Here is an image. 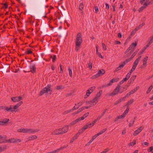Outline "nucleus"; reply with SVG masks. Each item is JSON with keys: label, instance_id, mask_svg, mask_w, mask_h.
<instances>
[{"label": "nucleus", "instance_id": "1", "mask_svg": "<svg viewBox=\"0 0 153 153\" xmlns=\"http://www.w3.org/2000/svg\"><path fill=\"white\" fill-rule=\"evenodd\" d=\"M82 42V36L80 33H79L76 36V39L75 41V50L77 51L80 48Z\"/></svg>", "mask_w": 153, "mask_h": 153}, {"label": "nucleus", "instance_id": "2", "mask_svg": "<svg viewBox=\"0 0 153 153\" xmlns=\"http://www.w3.org/2000/svg\"><path fill=\"white\" fill-rule=\"evenodd\" d=\"M23 103L22 101H21L17 104L15 105H10L9 107H4V109L8 111L16 112L15 109L17 108Z\"/></svg>", "mask_w": 153, "mask_h": 153}, {"label": "nucleus", "instance_id": "3", "mask_svg": "<svg viewBox=\"0 0 153 153\" xmlns=\"http://www.w3.org/2000/svg\"><path fill=\"white\" fill-rule=\"evenodd\" d=\"M51 84H48L46 87L41 90L39 94V96H41L45 93H48L49 91H52L51 90Z\"/></svg>", "mask_w": 153, "mask_h": 153}, {"label": "nucleus", "instance_id": "4", "mask_svg": "<svg viewBox=\"0 0 153 153\" xmlns=\"http://www.w3.org/2000/svg\"><path fill=\"white\" fill-rule=\"evenodd\" d=\"M120 88L118 85L117 86L114 91L112 92L109 94L108 95L109 96H113L117 94L119 92L120 93L123 92L124 91L123 90L120 91Z\"/></svg>", "mask_w": 153, "mask_h": 153}, {"label": "nucleus", "instance_id": "5", "mask_svg": "<svg viewBox=\"0 0 153 153\" xmlns=\"http://www.w3.org/2000/svg\"><path fill=\"white\" fill-rule=\"evenodd\" d=\"M7 143H13L20 142L21 140L17 138H11L8 140H6Z\"/></svg>", "mask_w": 153, "mask_h": 153}, {"label": "nucleus", "instance_id": "6", "mask_svg": "<svg viewBox=\"0 0 153 153\" xmlns=\"http://www.w3.org/2000/svg\"><path fill=\"white\" fill-rule=\"evenodd\" d=\"M68 128L69 126L68 125L64 126L62 128H59L61 134H63L67 132L68 130Z\"/></svg>", "mask_w": 153, "mask_h": 153}, {"label": "nucleus", "instance_id": "7", "mask_svg": "<svg viewBox=\"0 0 153 153\" xmlns=\"http://www.w3.org/2000/svg\"><path fill=\"white\" fill-rule=\"evenodd\" d=\"M39 131V130L38 129H33L32 128H26V133L29 134L35 133Z\"/></svg>", "mask_w": 153, "mask_h": 153}, {"label": "nucleus", "instance_id": "8", "mask_svg": "<svg viewBox=\"0 0 153 153\" xmlns=\"http://www.w3.org/2000/svg\"><path fill=\"white\" fill-rule=\"evenodd\" d=\"M9 121V119L5 118L0 120V126H4Z\"/></svg>", "mask_w": 153, "mask_h": 153}, {"label": "nucleus", "instance_id": "9", "mask_svg": "<svg viewBox=\"0 0 153 153\" xmlns=\"http://www.w3.org/2000/svg\"><path fill=\"white\" fill-rule=\"evenodd\" d=\"M11 99L14 102H18L22 100V97L21 96L17 97H12Z\"/></svg>", "mask_w": 153, "mask_h": 153}, {"label": "nucleus", "instance_id": "10", "mask_svg": "<svg viewBox=\"0 0 153 153\" xmlns=\"http://www.w3.org/2000/svg\"><path fill=\"white\" fill-rule=\"evenodd\" d=\"M137 42H135V43H132L129 47V50H131L130 53L132 52L134 50L135 47L137 45Z\"/></svg>", "mask_w": 153, "mask_h": 153}, {"label": "nucleus", "instance_id": "11", "mask_svg": "<svg viewBox=\"0 0 153 153\" xmlns=\"http://www.w3.org/2000/svg\"><path fill=\"white\" fill-rule=\"evenodd\" d=\"M149 4V3L146 2L144 4H143V5L141 6L139 9V12H142L144 9H145Z\"/></svg>", "mask_w": 153, "mask_h": 153}, {"label": "nucleus", "instance_id": "12", "mask_svg": "<svg viewBox=\"0 0 153 153\" xmlns=\"http://www.w3.org/2000/svg\"><path fill=\"white\" fill-rule=\"evenodd\" d=\"M30 67V71L32 73H34L36 72V68L35 64L31 63Z\"/></svg>", "mask_w": 153, "mask_h": 153}, {"label": "nucleus", "instance_id": "13", "mask_svg": "<svg viewBox=\"0 0 153 153\" xmlns=\"http://www.w3.org/2000/svg\"><path fill=\"white\" fill-rule=\"evenodd\" d=\"M118 78H115L111 79L109 83L107 85V86H109L112 85L113 82H117L119 80Z\"/></svg>", "mask_w": 153, "mask_h": 153}, {"label": "nucleus", "instance_id": "14", "mask_svg": "<svg viewBox=\"0 0 153 153\" xmlns=\"http://www.w3.org/2000/svg\"><path fill=\"white\" fill-rule=\"evenodd\" d=\"M125 65L123 64V62H121L120 64L119 65V66L117 67L114 71V72H117L119 70H121L123 68Z\"/></svg>", "mask_w": 153, "mask_h": 153}, {"label": "nucleus", "instance_id": "15", "mask_svg": "<svg viewBox=\"0 0 153 153\" xmlns=\"http://www.w3.org/2000/svg\"><path fill=\"white\" fill-rule=\"evenodd\" d=\"M148 57L146 56L143 59V65L141 66V68L146 67V66L147 62L148 60Z\"/></svg>", "mask_w": 153, "mask_h": 153}, {"label": "nucleus", "instance_id": "16", "mask_svg": "<svg viewBox=\"0 0 153 153\" xmlns=\"http://www.w3.org/2000/svg\"><path fill=\"white\" fill-rule=\"evenodd\" d=\"M98 98H97V97H95L94 99L91 100L92 104H91V105H90V107H91L93 105H95L98 102Z\"/></svg>", "mask_w": 153, "mask_h": 153}, {"label": "nucleus", "instance_id": "17", "mask_svg": "<svg viewBox=\"0 0 153 153\" xmlns=\"http://www.w3.org/2000/svg\"><path fill=\"white\" fill-rule=\"evenodd\" d=\"M142 127H140L134 132L133 135L134 136H136L142 131Z\"/></svg>", "mask_w": 153, "mask_h": 153}, {"label": "nucleus", "instance_id": "18", "mask_svg": "<svg viewBox=\"0 0 153 153\" xmlns=\"http://www.w3.org/2000/svg\"><path fill=\"white\" fill-rule=\"evenodd\" d=\"M37 137L36 135H31L27 139L28 141L32 140L37 138Z\"/></svg>", "mask_w": 153, "mask_h": 153}, {"label": "nucleus", "instance_id": "19", "mask_svg": "<svg viewBox=\"0 0 153 153\" xmlns=\"http://www.w3.org/2000/svg\"><path fill=\"white\" fill-rule=\"evenodd\" d=\"M52 134L56 135L61 134L60 131L59 129H56L52 133Z\"/></svg>", "mask_w": 153, "mask_h": 153}, {"label": "nucleus", "instance_id": "20", "mask_svg": "<svg viewBox=\"0 0 153 153\" xmlns=\"http://www.w3.org/2000/svg\"><path fill=\"white\" fill-rule=\"evenodd\" d=\"M141 57V56H139L138 58H137L134 61L133 64L134 65L137 66L140 60Z\"/></svg>", "mask_w": 153, "mask_h": 153}, {"label": "nucleus", "instance_id": "21", "mask_svg": "<svg viewBox=\"0 0 153 153\" xmlns=\"http://www.w3.org/2000/svg\"><path fill=\"white\" fill-rule=\"evenodd\" d=\"M97 73L100 76L102 75L105 73V71L103 69L100 70L98 71Z\"/></svg>", "mask_w": 153, "mask_h": 153}, {"label": "nucleus", "instance_id": "22", "mask_svg": "<svg viewBox=\"0 0 153 153\" xmlns=\"http://www.w3.org/2000/svg\"><path fill=\"white\" fill-rule=\"evenodd\" d=\"M89 114V113L88 112H87L83 115L81 117L79 118L80 121L83 120L88 116Z\"/></svg>", "mask_w": 153, "mask_h": 153}, {"label": "nucleus", "instance_id": "23", "mask_svg": "<svg viewBox=\"0 0 153 153\" xmlns=\"http://www.w3.org/2000/svg\"><path fill=\"white\" fill-rule=\"evenodd\" d=\"M134 100L133 99H131L129 101L127 102V104L126 105L127 107H129L128 106L134 102Z\"/></svg>", "mask_w": 153, "mask_h": 153}, {"label": "nucleus", "instance_id": "24", "mask_svg": "<svg viewBox=\"0 0 153 153\" xmlns=\"http://www.w3.org/2000/svg\"><path fill=\"white\" fill-rule=\"evenodd\" d=\"M90 125L89 123H88L87 125H85L82 128L83 130L84 131L87 129L88 128H90L91 127V126H90Z\"/></svg>", "mask_w": 153, "mask_h": 153}, {"label": "nucleus", "instance_id": "25", "mask_svg": "<svg viewBox=\"0 0 153 153\" xmlns=\"http://www.w3.org/2000/svg\"><path fill=\"white\" fill-rule=\"evenodd\" d=\"M26 128H19L17 130L18 132H23V133H26Z\"/></svg>", "mask_w": 153, "mask_h": 153}, {"label": "nucleus", "instance_id": "26", "mask_svg": "<svg viewBox=\"0 0 153 153\" xmlns=\"http://www.w3.org/2000/svg\"><path fill=\"white\" fill-rule=\"evenodd\" d=\"M80 120H79V118L76 119L74 121H73L71 123H70V124L71 125H74L76 124L79 121H80Z\"/></svg>", "mask_w": 153, "mask_h": 153}, {"label": "nucleus", "instance_id": "27", "mask_svg": "<svg viewBox=\"0 0 153 153\" xmlns=\"http://www.w3.org/2000/svg\"><path fill=\"white\" fill-rule=\"evenodd\" d=\"M153 88V84H152L148 88V90L146 91L147 94L149 93L150 92V91H151V90H152V89Z\"/></svg>", "mask_w": 153, "mask_h": 153}, {"label": "nucleus", "instance_id": "28", "mask_svg": "<svg viewBox=\"0 0 153 153\" xmlns=\"http://www.w3.org/2000/svg\"><path fill=\"white\" fill-rule=\"evenodd\" d=\"M129 110V107H127V108L126 110L124 111V113L123 114H124V115L125 116V115H126L128 113Z\"/></svg>", "mask_w": 153, "mask_h": 153}, {"label": "nucleus", "instance_id": "29", "mask_svg": "<svg viewBox=\"0 0 153 153\" xmlns=\"http://www.w3.org/2000/svg\"><path fill=\"white\" fill-rule=\"evenodd\" d=\"M84 7L83 3H80L79 5V9L81 11H82Z\"/></svg>", "mask_w": 153, "mask_h": 153}, {"label": "nucleus", "instance_id": "30", "mask_svg": "<svg viewBox=\"0 0 153 153\" xmlns=\"http://www.w3.org/2000/svg\"><path fill=\"white\" fill-rule=\"evenodd\" d=\"M107 130L106 128H105L104 129L100 131L98 133H97L98 134L99 136L101 134H103V133L105 132Z\"/></svg>", "mask_w": 153, "mask_h": 153}, {"label": "nucleus", "instance_id": "31", "mask_svg": "<svg viewBox=\"0 0 153 153\" xmlns=\"http://www.w3.org/2000/svg\"><path fill=\"white\" fill-rule=\"evenodd\" d=\"M102 93V90L100 91L99 92L97 93L95 97H97V98H99Z\"/></svg>", "mask_w": 153, "mask_h": 153}, {"label": "nucleus", "instance_id": "32", "mask_svg": "<svg viewBox=\"0 0 153 153\" xmlns=\"http://www.w3.org/2000/svg\"><path fill=\"white\" fill-rule=\"evenodd\" d=\"M136 142L135 140H134L132 142L129 143L128 144L129 146H133L136 144Z\"/></svg>", "mask_w": 153, "mask_h": 153}, {"label": "nucleus", "instance_id": "33", "mask_svg": "<svg viewBox=\"0 0 153 153\" xmlns=\"http://www.w3.org/2000/svg\"><path fill=\"white\" fill-rule=\"evenodd\" d=\"M100 76V75H99L97 73L96 74L93 75L91 77V78H92V79H96V78H98Z\"/></svg>", "mask_w": 153, "mask_h": 153}, {"label": "nucleus", "instance_id": "34", "mask_svg": "<svg viewBox=\"0 0 153 153\" xmlns=\"http://www.w3.org/2000/svg\"><path fill=\"white\" fill-rule=\"evenodd\" d=\"M56 88L57 90H59L64 89V87L62 85H59L56 86Z\"/></svg>", "mask_w": 153, "mask_h": 153}, {"label": "nucleus", "instance_id": "35", "mask_svg": "<svg viewBox=\"0 0 153 153\" xmlns=\"http://www.w3.org/2000/svg\"><path fill=\"white\" fill-rule=\"evenodd\" d=\"M131 59L130 58L126 59L125 61L123 62V64H124L125 65L126 63H128L129 61H130L131 60Z\"/></svg>", "mask_w": 153, "mask_h": 153}, {"label": "nucleus", "instance_id": "36", "mask_svg": "<svg viewBox=\"0 0 153 153\" xmlns=\"http://www.w3.org/2000/svg\"><path fill=\"white\" fill-rule=\"evenodd\" d=\"M95 88V86L91 87L88 90H89L90 92L91 93L93 91V90H94Z\"/></svg>", "mask_w": 153, "mask_h": 153}, {"label": "nucleus", "instance_id": "37", "mask_svg": "<svg viewBox=\"0 0 153 153\" xmlns=\"http://www.w3.org/2000/svg\"><path fill=\"white\" fill-rule=\"evenodd\" d=\"M123 100V98L122 99H121L120 100H118L116 101L114 103V105H116L118 104L120 102L122 101Z\"/></svg>", "mask_w": 153, "mask_h": 153}, {"label": "nucleus", "instance_id": "38", "mask_svg": "<svg viewBox=\"0 0 153 153\" xmlns=\"http://www.w3.org/2000/svg\"><path fill=\"white\" fill-rule=\"evenodd\" d=\"M135 122V120H131L130 122V123H129L128 124V126L129 127H130L133 126L134 123Z\"/></svg>", "mask_w": 153, "mask_h": 153}, {"label": "nucleus", "instance_id": "39", "mask_svg": "<svg viewBox=\"0 0 153 153\" xmlns=\"http://www.w3.org/2000/svg\"><path fill=\"white\" fill-rule=\"evenodd\" d=\"M79 133L76 134L72 138L73 141L74 140H76L79 136Z\"/></svg>", "mask_w": 153, "mask_h": 153}, {"label": "nucleus", "instance_id": "40", "mask_svg": "<svg viewBox=\"0 0 153 153\" xmlns=\"http://www.w3.org/2000/svg\"><path fill=\"white\" fill-rule=\"evenodd\" d=\"M97 120L96 119L95 120H94L93 121V122L92 123H89L90 125V126H91V127L93 126L94 125V124L96 122H97Z\"/></svg>", "mask_w": 153, "mask_h": 153}, {"label": "nucleus", "instance_id": "41", "mask_svg": "<svg viewBox=\"0 0 153 153\" xmlns=\"http://www.w3.org/2000/svg\"><path fill=\"white\" fill-rule=\"evenodd\" d=\"M150 40L149 43L150 44H152L153 42V36H150L149 38Z\"/></svg>", "mask_w": 153, "mask_h": 153}, {"label": "nucleus", "instance_id": "42", "mask_svg": "<svg viewBox=\"0 0 153 153\" xmlns=\"http://www.w3.org/2000/svg\"><path fill=\"white\" fill-rule=\"evenodd\" d=\"M3 6L2 7L3 8H4L5 9L7 8L8 7V5L7 3H4V4H2Z\"/></svg>", "mask_w": 153, "mask_h": 153}, {"label": "nucleus", "instance_id": "43", "mask_svg": "<svg viewBox=\"0 0 153 153\" xmlns=\"http://www.w3.org/2000/svg\"><path fill=\"white\" fill-rule=\"evenodd\" d=\"M68 71H69V75L70 76L72 77V71L71 70L70 68H68Z\"/></svg>", "mask_w": 153, "mask_h": 153}, {"label": "nucleus", "instance_id": "44", "mask_svg": "<svg viewBox=\"0 0 153 153\" xmlns=\"http://www.w3.org/2000/svg\"><path fill=\"white\" fill-rule=\"evenodd\" d=\"M117 117H118V118L119 119H123L125 117V116L124 115V114H122V115L118 116Z\"/></svg>", "mask_w": 153, "mask_h": 153}, {"label": "nucleus", "instance_id": "45", "mask_svg": "<svg viewBox=\"0 0 153 153\" xmlns=\"http://www.w3.org/2000/svg\"><path fill=\"white\" fill-rule=\"evenodd\" d=\"M124 82V81L122 80L119 83H118L117 85V86H119L120 88L121 86L120 85L123 83Z\"/></svg>", "mask_w": 153, "mask_h": 153}, {"label": "nucleus", "instance_id": "46", "mask_svg": "<svg viewBox=\"0 0 153 153\" xmlns=\"http://www.w3.org/2000/svg\"><path fill=\"white\" fill-rule=\"evenodd\" d=\"M107 111L108 109L107 108L105 109V110L103 111V112L101 114L102 115V116L103 117L104 116V115L105 114L106 112Z\"/></svg>", "mask_w": 153, "mask_h": 153}, {"label": "nucleus", "instance_id": "47", "mask_svg": "<svg viewBox=\"0 0 153 153\" xmlns=\"http://www.w3.org/2000/svg\"><path fill=\"white\" fill-rule=\"evenodd\" d=\"M84 131V130L82 128L79 130V132L77 133H79V135L80 134L82 133Z\"/></svg>", "mask_w": 153, "mask_h": 153}, {"label": "nucleus", "instance_id": "48", "mask_svg": "<svg viewBox=\"0 0 153 153\" xmlns=\"http://www.w3.org/2000/svg\"><path fill=\"white\" fill-rule=\"evenodd\" d=\"M5 149L4 146H0V152H2L4 151Z\"/></svg>", "mask_w": 153, "mask_h": 153}, {"label": "nucleus", "instance_id": "49", "mask_svg": "<svg viewBox=\"0 0 153 153\" xmlns=\"http://www.w3.org/2000/svg\"><path fill=\"white\" fill-rule=\"evenodd\" d=\"M27 54H30L32 53V52L30 49H28L26 53Z\"/></svg>", "mask_w": 153, "mask_h": 153}, {"label": "nucleus", "instance_id": "50", "mask_svg": "<svg viewBox=\"0 0 153 153\" xmlns=\"http://www.w3.org/2000/svg\"><path fill=\"white\" fill-rule=\"evenodd\" d=\"M136 77V75L133 76H132L130 79H131V80L132 81H133V82L134 79H135Z\"/></svg>", "mask_w": 153, "mask_h": 153}, {"label": "nucleus", "instance_id": "51", "mask_svg": "<svg viewBox=\"0 0 153 153\" xmlns=\"http://www.w3.org/2000/svg\"><path fill=\"white\" fill-rule=\"evenodd\" d=\"M56 59V55H53L52 58V62H54Z\"/></svg>", "mask_w": 153, "mask_h": 153}, {"label": "nucleus", "instance_id": "52", "mask_svg": "<svg viewBox=\"0 0 153 153\" xmlns=\"http://www.w3.org/2000/svg\"><path fill=\"white\" fill-rule=\"evenodd\" d=\"M102 45L103 47V49H104L105 50H106L107 49L105 45V44L104 43H102Z\"/></svg>", "mask_w": 153, "mask_h": 153}, {"label": "nucleus", "instance_id": "53", "mask_svg": "<svg viewBox=\"0 0 153 153\" xmlns=\"http://www.w3.org/2000/svg\"><path fill=\"white\" fill-rule=\"evenodd\" d=\"M90 94H91V93L89 91L87 90V91L86 94V96H87V97H86L85 96V98H87V97H88L89 96Z\"/></svg>", "mask_w": 153, "mask_h": 153}, {"label": "nucleus", "instance_id": "54", "mask_svg": "<svg viewBox=\"0 0 153 153\" xmlns=\"http://www.w3.org/2000/svg\"><path fill=\"white\" fill-rule=\"evenodd\" d=\"M88 67L90 69H91L92 68V63L90 62L88 63Z\"/></svg>", "mask_w": 153, "mask_h": 153}, {"label": "nucleus", "instance_id": "55", "mask_svg": "<svg viewBox=\"0 0 153 153\" xmlns=\"http://www.w3.org/2000/svg\"><path fill=\"white\" fill-rule=\"evenodd\" d=\"M140 28V27L139 26L138 27H136L135 29L133 31V32H134V33H136V32L137 31V30H139Z\"/></svg>", "mask_w": 153, "mask_h": 153}, {"label": "nucleus", "instance_id": "56", "mask_svg": "<svg viewBox=\"0 0 153 153\" xmlns=\"http://www.w3.org/2000/svg\"><path fill=\"white\" fill-rule=\"evenodd\" d=\"M79 108V107H76L75 106H74L73 108L71 109V112L73 111L74 110H76L78 109Z\"/></svg>", "mask_w": 153, "mask_h": 153}, {"label": "nucleus", "instance_id": "57", "mask_svg": "<svg viewBox=\"0 0 153 153\" xmlns=\"http://www.w3.org/2000/svg\"><path fill=\"white\" fill-rule=\"evenodd\" d=\"M95 13H97L99 11V9L97 6H95L94 7Z\"/></svg>", "mask_w": 153, "mask_h": 153}, {"label": "nucleus", "instance_id": "58", "mask_svg": "<svg viewBox=\"0 0 153 153\" xmlns=\"http://www.w3.org/2000/svg\"><path fill=\"white\" fill-rule=\"evenodd\" d=\"M148 151L151 152L152 153H153V146L150 147L149 150Z\"/></svg>", "mask_w": 153, "mask_h": 153}, {"label": "nucleus", "instance_id": "59", "mask_svg": "<svg viewBox=\"0 0 153 153\" xmlns=\"http://www.w3.org/2000/svg\"><path fill=\"white\" fill-rule=\"evenodd\" d=\"M145 50V49H142V50H141V51H140L138 53V54L139 55H140V54H141L142 53H143L144 51Z\"/></svg>", "mask_w": 153, "mask_h": 153}, {"label": "nucleus", "instance_id": "60", "mask_svg": "<svg viewBox=\"0 0 153 153\" xmlns=\"http://www.w3.org/2000/svg\"><path fill=\"white\" fill-rule=\"evenodd\" d=\"M99 135H98V134H95V135H94V136H93L92 138V139H93L94 140V139H95L97 136H98Z\"/></svg>", "mask_w": 153, "mask_h": 153}, {"label": "nucleus", "instance_id": "61", "mask_svg": "<svg viewBox=\"0 0 153 153\" xmlns=\"http://www.w3.org/2000/svg\"><path fill=\"white\" fill-rule=\"evenodd\" d=\"M71 112V111L70 109L69 110H68L65 111L64 112V114H67Z\"/></svg>", "mask_w": 153, "mask_h": 153}, {"label": "nucleus", "instance_id": "62", "mask_svg": "<svg viewBox=\"0 0 153 153\" xmlns=\"http://www.w3.org/2000/svg\"><path fill=\"white\" fill-rule=\"evenodd\" d=\"M96 53L98 55V56L102 58H103V57H102V55L100 53H99L98 52V53Z\"/></svg>", "mask_w": 153, "mask_h": 153}, {"label": "nucleus", "instance_id": "63", "mask_svg": "<svg viewBox=\"0 0 153 153\" xmlns=\"http://www.w3.org/2000/svg\"><path fill=\"white\" fill-rule=\"evenodd\" d=\"M131 75L130 74V73H128L127 74V75H126V77L127 79H128L130 77V76H131Z\"/></svg>", "mask_w": 153, "mask_h": 153}, {"label": "nucleus", "instance_id": "64", "mask_svg": "<svg viewBox=\"0 0 153 153\" xmlns=\"http://www.w3.org/2000/svg\"><path fill=\"white\" fill-rule=\"evenodd\" d=\"M139 88V86H137L133 90L135 92Z\"/></svg>", "mask_w": 153, "mask_h": 153}]
</instances>
